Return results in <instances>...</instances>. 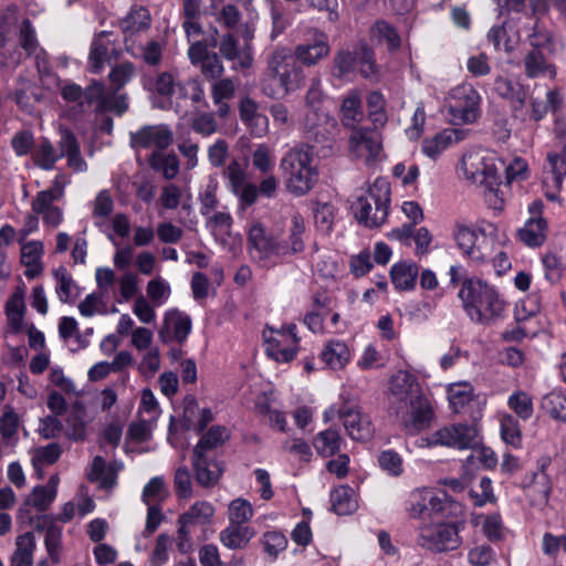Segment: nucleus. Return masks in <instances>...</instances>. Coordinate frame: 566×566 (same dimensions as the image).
I'll return each instance as SVG.
<instances>
[{"mask_svg":"<svg viewBox=\"0 0 566 566\" xmlns=\"http://www.w3.org/2000/svg\"><path fill=\"white\" fill-rule=\"evenodd\" d=\"M389 406L410 433H417L430 423V405L421 395L416 378L406 370H398L390 378Z\"/></svg>","mask_w":566,"mask_h":566,"instance_id":"1","label":"nucleus"},{"mask_svg":"<svg viewBox=\"0 0 566 566\" xmlns=\"http://www.w3.org/2000/svg\"><path fill=\"white\" fill-rule=\"evenodd\" d=\"M502 160L492 150L473 148L463 154L457 168L458 175L470 185L483 188L485 203L493 210H502L505 193L501 189Z\"/></svg>","mask_w":566,"mask_h":566,"instance_id":"2","label":"nucleus"},{"mask_svg":"<svg viewBox=\"0 0 566 566\" xmlns=\"http://www.w3.org/2000/svg\"><path fill=\"white\" fill-rule=\"evenodd\" d=\"M19 43L27 55L35 53L38 40L30 21L15 7L7 8L0 15V66L11 69L22 61Z\"/></svg>","mask_w":566,"mask_h":566,"instance_id":"3","label":"nucleus"},{"mask_svg":"<svg viewBox=\"0 0 566 566\" xmlns=\"http://www.w3.org/2000/svg\"><path fill=\"white\" fill-rule=\"evenodd\" d=\"M453 240L463 258L483 263L491 261L497 248L506 241V235L495 223L482 220L457 224Z\"/></svg>","mask_w":566,"mask_h":566,"instance_id":"4","label":"nucleus"},{"mask_svg":"<svg viewBox=\"0 0 566 566\" xmlns=\"http://www.w3.org/2000/svg\"><path fill=\"white\" fill-rule=\"evenodd\" d=\"M302 82L300 70L295 65L289 49H276L268 61L261 86L263 93L272 98H280L296 90Z\"/></svg>","mask_w":566,"mask_h":566,"instance_id":"5","label":"nucleus"},{"mask_svg":"<svg viewBox=\"0 0 566 566\" xmlns=\"http://www.w3.org/2000/svg\"><path fill=\"white\" fill-rule=\"evenodd\" d=\"M458 295L472 321L497 316L504 310V302L497 292L479 279H465Z\"/></svg>","mask_w":566,"mask_h":566,"instance_id":"6","label":"nucleus"},{"mask_svg":"<svg viewBox=\"0 0 566 566\" xmlns=\"http://www.w3.org/2000/svg\"><path fill=\"white\" fill-rule=\"evenodd\" d=\"M340 420L347 434L356 441H368L375 432L374 424L358 401L349 395L340 394L339 401L324 411V422Z\"/></svg>","mask_w":566,"mask_h":566,"instance_id":"7","label":"nucleus"},{"mask_svg":"<svg viewBox=\"0 0 566 566\" xmlns=\"http://www.w3.org/2000/svg\"><path fill=\"white\" fill-rule=\"evenodd\" d=\"M314 156V146L302 145L289 150L282 158L281 168L291 192L301 196L313 187L316 176V169L312 166Z\"/></svg>","mask_w":566,"mask_h":566,"instance_id":"8","label":"nucleus"},{"mask_svg":"<svg viewBox=\"0 0 566 566\" xmlns=\"http://www.w3.org/2000/svg\"><path fill=\"white\" fill-rule=\"evenodd\" d=\"M390 206V185L385 178H376L365 197L355 205V217L368 228H377L387 220Z\"/></svg>","mask_w":566,"mask_h":566,"instance_id":"9","label":"nucleus"},{"mask_svg":"<svg viewBox=\"0 0 566 566\" xmlns=\"http://www.w3.org/2000/svg\"><path fill=\"white\" fill-rule=\"evenodd\" d=\"M348 154L353 159L361 161L368 168L376 167L387 158L381 134L369 127H358L350 132Z\"/></svg>","mask_w":566,"mask_h":566,"instance_id":"10","label":"nucleus"},{"mask_svg":"<svg viewBox=\"0 0 566 566\" xmlns=\"http://www.w3.org/2000/svg\"><path fill=\"white\" fill-rule=\"evenodd\" d=\"M481 96L470 84L453 87L446 97V109L453 125L472 124L480 117Z\"/></svg>","mask_w":566,"mask_h":566,"instance_id":"11","label":"nucleus"},{"mask_svg":"<svg viewBox=\"0 0 566 566\" xmlns=\"http://www.w3.org/2000/svg\"><path fill=\"white\" fill-rule=\"evenodd\" d=\"M481 436L476 423H453L446 426L427 438H420V448L443 446L459 450L475 448L480 444Z\"/></svg>","mask_w":566,"mask_h":566,"instance_id":"12","label":"nucleus"},{"mask_svg":"<svg viewBox=\"0 0 566 566\" xmlns=\"http://www.w3.org/2000/svg\"><path fill=\"white\" fill-rule=\"evenodd\" d=\"M295 329L294 324L277 329L266 327L263 332L266 355L279 363H289L294 359L298 348Z\"/></svg>","mask_w":566,"mask_h":566,"instance_id":"13","label":"nucleus"},{"mask_svg":"<svg viewBox=\"0 0 566 566\" xmlns=\"http://www.w3.org/2000/svg\"><path fill=\"white\" fill-rule=\"evenodd\" d=\"M248 243L251 256L263 266L273 265L281 256L286 255L287 245L270 237L260 222L251 224Z\"/></svg>","mask_w":566,"mask_h":566,"instance_id":"14","label":"nucleus"},{"mask_svg":"<svg viewBox=\"0 0 566 566\" xmlns=\"http://www.w3.org/2000/svg\"><path fill=\"white\" fill-rule=\"evenodd\" d=\"M417 543L432 552L453 551L460 545L459 530L453 523L426 524L419 528Z\"/></svg>","mask_w":566,"mask_h":566,"instance_id":"15","label":"nucleus"},{"mask_svg":"<svg viewBox=\"0 0 566 566\" xmlns=\"http://www.w3.org/2000/svg\"><path fill=\"white\" fill-rule=\"evenodd\" d=\"M216 509L208 501L195 502L186 512L178 518V535L180 543L178 547L184 551V542H188L190 537V528L195 525H208L212 522Z\"/></svg>","mask_w":566,"mask_h":566,"instance_id":"16","label":"nucleus"},{"mask_svg":"<svg viewBox=\"0 0 566 566\" xmlns=\"http://www.w3.org/2000/svg\"><path fill=\"white\" fill-rule=\"evenodd\" d=\"M447 496L439 495L431 489L418 488L409 493L406 511L411 518H420L427 511L442 512Z\"/></svg>","mask_w":566,"mask_h":566,"instance_id":"17","label":"nucleus"},{"mask_svg":"<svg viewBox=\"0 0 566 566\" xmlns=\"http://www.w3.org/2000/svg\"><path fill=\"white\" fill-rule=\"evenodd\" d=\"M544 203L542 200H534L528 206L530 218L523 228L520 229V239L528 247H539L547 238V222L542 217Z\"/></svg>","mask_w":566,"mask_h":566,"instance_id":"18","label":"nucleus"},{"mask_svg":"<svg viewBox=\"0 0 566 566\" xmlns=\"http://www.w3.org/2000/svg\"><path fill=\"white\" fill-rule=\"evenodd\" d=\"M336 67L339 75L343 76L352 71L358 70L359 73L369 77L376 74V65L373 52L367 46H361L354 53L344 52L336 57Z\"/></svg>","mask_w":566,"mask_h":566,"instance_id":"19","label":"nucleus"},{"mask_svg":"<svg viewBox=\"0 0 566 566\" xmlns=\"http://www.w3.org/2000/svg\"><path fill=\"white\" fill-rule=\"evenodd\" d=\"M130 142L136 149L160 151L172 142V133L166 125L146 126L132 134Z\"/></svg>","mask_w":566,"mask_h":566,"instance_id":"20","label":"nucleus"},{"mask_svg":"<svg viewBox=\"0 0 566 566\" xmlns=\"http://www.w3.org/2000/svg\"><path fill=\"white\" fill-rule=\"evenodd\" d=\"M191 331V318L189 315L178 311H167L158 336L163 343H182Z\"/></svg>","mask_w":566,"mask_h":566,"instance_id":"21","label":"nucleus"},{"mask_svg":"<svg viewBox=\"0 0 566 566\" xmlns=\"http://www.w3.org/2000/svg\"><path fill=\"white\" fill-rule=\"evenodd\" d=\"M192 467L197 483L203 488L216 485L223 473V467L217 461L216 454L193 451Z\"/></svg>","mask_w":566,"mask_h":566,"instance_id":"22","label":"nucleus"},{"mask_svg":"<svg viewBox=\"0 0 566 566\" xmlns=\"http://www.w3.org/2000/svg\"><path fill=\"white\" fill-rule=\"evenodd\" d=\"M468 130L462 128H446L431 137L423 139L421 150L431 159H437L446 149L464 140Z\"/></svg>","mask_w":566,"mask_h":566,"instance_id":"23","label":"nucleus"},{"mask_svg":"<svg viewBox=\"0 0 566 566\" xmlns=\"http://www.w3.org/2000/svg\"><path fill=\"white\" fill-rule=\"evenodd\" d=\"M219 51L221 55L229 60L235 61L234 70L250 69L253 65V51L250 44H245L242 50L238 46V40L231 33H226L221 36L219 43Z\"/></svg>","mask_w":566,"mask_h":566,"instance_id":"24","label":"nucleus"},{"mask_svg":"<svg viewBox=\"0 0 566 566\" xmlns=\"http://www.w3.org/2000/svg\"><path fill=\"white\" fill-rule=\"evenodd\" d=\"M255 534L251 526L228 523L219 533V542L228 549L242 551L248 547Z\"/></svg>","mask_w":566,"mask_h":566,"instance_id":"25","label":"nucleus"},{"mask_svg":"<svg viewBox=\"0 0 566 566\" xmlns=\"http://www.w3.org/2000/svg\"><path fill=\"white\" fill-rule=\"evenodd\" d=\"M59 199L51 192L40 191L32 201V211L41 216L44 223L51 227H57L63 220L62 210L55 205Z\"/></svg>","mask_w":566,"mask_h":566,"instance_id":"26","label":"nucleus"},{"mask_svg":"<svg viewBox=\"0 0 566 566\" xmlns=\"http://www.w3.org/2000/svg\"><path fill=\"white\" fill-rule=\"evenodd\" d=\"M43 243L39 240L28 241L21 244V263L24 265V275L34 279L43 271L42 255Z\"/></svg>","mask_w":566,"mask_h":566,"instance_id":"27","label":"nucleus"},{"mask_svg":"<svg viewBox=\"0 0 566 566\" xmlns=\"http://www.w3.org/2000/svg\"><path fill=\"white\" fill-rule=\"evenodd\" d=\"M150 13L145 7L132 8L129 13L119 21V28L125 34V42L128 50V38L146 31L150 27Z\"/></svg>","mask_w":566,"mask_h":566,"instance_id":"28","label":"nucleus"},{"mask_svg":"<svg viewBox=\"0 0 566 566\" xmlns=\"http://www.w3.org/2000/svg\"><path fill=\"white\" fill-rule=\"evenodd\" d=\"M119 467L115 463L107 464L102 457H95L92 462L88 478L91 481L96 482L101 489L111 490L117 483V473Z\"/></svg>","mask_w":566,"mask_h":566,"instance_id":"29","label":"nucleus"},{"mask_svg":"<svg viewBox=\"0 0 566 566\" xmlns=\"http://www.w3.org/2000/svg\"><path fill=\"white\" fill-rule=\"evenodd\" d=\"M331 509L337 515H349L358 509L355 491L348 485H339L331 492Z\"/></svg>","mask_w":566,"mask_h":566,"instance_id":"30","label":"nucleus"},{"mask_svg":"<svg viewBox=\"0 0 566 566\" xmlns=\"http://www.w3.org/2000/svg\"><path fill=\"white\" fill-rule=\"evenodd\" d=\"M321 358L328 368L339 370L348 364L350 352L344 342L333 339L325 345Z\"/></svg>","mask_w":566,"mask_h":566,"instance_id":"31","label":"nucleus"},{"mask_svg":"<svg viewBox=\"0 0 566 566\" xmlns=\"http://www.w3.org/2000/svg\"><path fill=\"white\" fill-rule=\"evenodd\" d=\"M15 548L10 557V566H33V555L36 547L35 537L31 532L15 538Z\"/></svg>","mask_w":566,"mask_h":566,"instance_id":"32","label":"nucleus"},{"mask_svg":"<svg viewBox=\"0 0 566 566\" xmlns=\"http://www.w3.org/2000/svg\"><path fill=\"white\" fill-rule=\"evenodd\" d=\"M494 90L501 97L507 99L515 109L522 107L527 97L526 90L517 81L504 76L495 78Z\"/></svg>","mask_w":566,"mask_h":566,"instance_id":"33","label":"nucleus"},{"mask_svg":"<svg viewBox=\"0 0 566 566\" xmlns=\"http://www.w3.org/2000/svg\"><path fill=\"white\" fill-rule=\"evenodd\" d=\"M172 97L176 99L177 107L180 106V102H190L193 107L205 103L203 88L195 78L178 81Z\"/></svg>","mask_w":566,"mask_h":566,"instance_id":"34","label":"nucleus"},{"mask_svg":"<svg viewBox=\"0 0 566 566\" xmlns=\"http://www.w3.org/2000/svg\"><path fill=\"white\" fill-rule=\"evenodd\" d=\"M524 64L525 73L528 77L554 78L556 75L555 66L547 62L544 56V51H530L524 59Z\"/></svg>","mask_w":566,"mask_h":566,"instance_id":"35","label":"nucleus"},{"mask_svg":"<svg viewBox=\"0 0 566 566\" xmlns=\"http://www.w3.org/2000/svg\"><path fill=\"white\" fill-rule=\"evenodd\" d=\"M238 86V81L231 77L216 81L211 88L213 103L218 106V114L224 117L229 113V105L227 101L234 96Z\"/></svg>","mask_w":566,"mask_h":566,"instance_id":"36","label":"nucleus"},{"mask_svg":"<svg viewBox=\"0 0 566 566\" xmlns=\"http://www.w3.org/2000/svg\"><path fill=\"white\" fill-rule=\"evenodd\" d=\"M418 268L412 262H398L391 266L390 276L392 284L397 290L408 291L416 285Z\"/></svg>","mask_w":566,"mask_h":566,"instance_id":"37","label":"nucleus"},{"mask_svg":"<svg viewBox=\"0 0 566 566\" xmlns=\"http://www.w3.org/2000/svg\"><path fill=\"white\" fill-rule=\"evenodd\" d=\"M363 118L361 98L357 92H350L342 104V122L345 127L353 130L359 127L358 124Z\"/></svg>","mask_w":566,"mask_h":566,"instance_id":"38","label":"nucleus"},{"mask_svg":"<svg viewBox=\"0 0 566 566\" xmlns=\"http://www.w3.org/2000/svg\"><path fill=\"white\" fill-rule=\"evenodd\" d=\"M60 146L63 148L64 157H67V164L75 171L86 169V163L81 157L80 146L75 136L67 129L63 130L60 138Z\"/></svg>","mask_w":566,"mask_h":566,"instance_id":"39","label":"nucleus"},{"mask_svg":"<svg viewBox=\"0 0 566 566\" xmlns=\"http://www.w3.org/2000/svg\"><path fill=\"white\" fill-rule=\"evenodd\" d=\"M488 39L497 51L504 50L505 52H511L518 43L517 33L505 23L492 28L488 33Z\"/></svg>","mask_w":566,"mask_h":566,"instance_id":"40","label":"nucleus"},{"mask_svg":"<svg viewBox=\"0 0 566 566\" xmlns=\"http://www.w3.org/2000/svg\"><path fill=\"white\" fill-rule=\"evenodd\" d=\"M108 32L103 31L93 40L91 44L88 66L92 73L98 74L104 67L108 53Z\"/></svg>","mask_w":566,"mask_h":566,"instance_id":"41","label":"nucleus"},{"mask_svg":"<svg viewBox=\"0 0 566 566\" xmlns=\"http://www.w3.org/2000/svg\"><path fill=\"white\" fill-rule=\"evenodd\" d=\"M447 394L449 405L454 412L461 411L474 396L473 387L468 381L450 384Z\"/></svg>","mask_w":566,"mask_h":566,"instance_id":"42","label":"nucleus"},{"mask_svg":"<svg viewBox=\"0 0 566 566\" xmlns=\"http://www.w3.org/2000/svg\"><path fill=\"white\" fill-rule=\"evenodd\" d=\"M62 157L63 148L60 145L55 148L48 139L41 140L33 153L35 164L45 170L52 169Z\"/></svg>","mask_w":566,"mask_h":566,"instance_id":"43","label":"nucleus"},{"mask_svg":"<svg viewBox=\"0 0 566 566\" xmlns=\"http://www.w3.org/2000/svg\"><path fill=\"white\" fill-rule=\"evenodd\" d=\"M229 430L222 426L211 427L195 447L196 452L214 454L213 450L229 439Z\"/></svg>","mask_w":566,"mask_h":566,"instance_id":"44","label":"nucleus"},{"mask_svg":"<svg viewBox=\"0 0 566 566\" xmlns=\"http://www.w3.org/2000/svg\"><path fill=\"white\" fill-rule=\"evenodd\" d=\"M533 50L544 51L553 54L556 51L557 41L552 31L541 21H536L533 32L530 35Z\"/></svg>","mask_w":566,"mask_h":566,"instance_id":"45","label":"nucleus"},{"mask_svg":"<svg viewBox=\"0 0 566 566\" xmlns=\"http://www.w3.org/2000/svg\"><path fill=\"white\" fill-rule=\"evenodd\" d=\"M472 524L481 526L489 541H499L504 535V526L499 514H476L472 516Z\"/></svg>","mask_w":566,"mask_h":566,"instance_id":"46","label":"nucleus"},{"mask_svg":"<svg viewBox=\"0 0 566 566\" xmlns=\"http://www.w3.org/2000/svg\"><path fill=\"white\" fill-rule=\"evenodd\" d=\"M509 408L522 420H528L534 413V403L532 396L522 390H514L507 398Z\"/></svg>","mask_w":566,"mask_h":566,"instance_id":"47","label":"nucleus"},{"mask_svg":"<svg viewBox=\"0 0 566 566\" xmlns=\"http://www.w3.org/2000/svg\"><path fill=\"white\" fill-rule=\"evenodd\" d=\"M149 164L155 171L161 172L166 179H174L179 172V161L174 154L153 151Z\"/></svg>","mask_w":566,"mask_h":566,"instance_id":"48","label":"nucleus"},{"mask_svg":"<svg viewBox=\"0 0 566 566\" xmlns=\"http://www.w3.org/2000/svg\"><path fill=\"white\" fill-rule=\"evenodd\" d=\"M61 455V447L57 443H49L44 447H39L31 452V463L34 470L42 476V467L53 464Z\"/></svg>","mask_w":566,"mask_h":566,"instance_id":"49","label":"nucleus"},{"mask_svg":"<svg viewBox=\"0 0 566 566\" xmlns=\"http://www.w3.org/2000/svg\"><path fill=\"white\" fill-rule=\"evenodd\" d=\"M541 408L552 418L566 422V396L563 392L552 391L545 395Z\"/></svg>","mask_w":566,"mask_h":566,"instance_id":"50","label":"nucleus"},{"mask_svg":"<svg viewBox=\"0 0 566 566\" xmlns=\"http://www.w3.org/2000/svg\"><path fill=\"white\" fill-rule=\"evenodd\" d=\"M53 276L56 280L55 292L59 300L63 303L73 302L76 285L66 269L60 266L53 272Z\"/></svg>","mask_w":566,"mask_h":566,"instance_id":"51","label":"nucleus"},{"mask_svg":"<svg viewBox=\"0 0 566 566\" xmlns=\"http://www.w3.org/2000/svg\"><path fill=\"white\" fill-rule=\"evenodd\" d=\"M168 496V491L163 478L155 476L144 486L142 500L146 505H159Z\"/></svg>","mask_w":566,"mask_h":566,"instance_id":"52","label":"nucleus"},{"mask_svg":"<svg viewBox=\"0 0 566 566\" xmlns=\"http://www.w3.org/2000/svg\"><path fill=\"white\" fill-rule=\"evenodd\" d=\"M21 426L19 415L13 409H8L0 417V434L4 442L14 444L17 442V434Z\"/></svg>","mask_w":566,"mask_h":566,"instance_id":"53","label":"nucleus"},{"mask_svg":"<svg viewBox=\"0 0 566 566\" xmlns=\"http://www.w3.org/2000/svg\"><path fill=\"white\" fill-rule=\"evenodd\" d=\"M229 523L245 525L254 515L252 504L242 497H238L229 504Z\"/></svg>","mask_w":566,"mask_h":566,"instance_id":"54","label":"nucleus"},{"mask_svg":"<svg viewBox=\"0 0 566 566\" xmlns=\"http://www.w3.org/2000/svg\"><path fill=\"white\" fill-rule=\"evenodd\" d=\"M380 469L392 478H399L403 473V460L401 455L394 450H385L378 455Z\"/></svg>","mask_w":566,"mask_h":566,"instance_id":"55","label":"nucleus"},{"mask_svg":"<svg viewBox=\"0 0 566 566\" xmlns=\"http://www.w3.org/2000/svg\"><path fill=\"white\" fill-rule=\"evenodd\" d=\"M385 97L379 92H371L367 98L368 117L371 123L378 127L384 126L387 122L385 109Z\"/></svg>","mask_w":566,"mask_h":566,"instance_id":"56","label":"nucleus"},{"mask_svg":"<svg viewBox=\"0 0 566 566\" xmlns=\"http://www.w3.org/2000/svg\"><path fill=\"white\" fill-rule=\"evenodd\" d=\"M304 232L305 226L303 219L300 216H294L292 219L289 239L284 242H281L282 244L287 245L286 255L290 253H297L303 251Z\"/></svg>","mask_w":566,"mask_h":566,"instance_id":"57","label":"nucleus"},{"mask_svg":"<svg viewBox=\"0 0 566 566\" xmlns=\"http://www.w3.org/2000/svg\"><path fill=\"white\" fill-rule=\"evenodd\" d=\"M345 443L340 437L339 430L336 428H328L321 432V455L334 457L342 449Z\"/></svg>","mask_w":566,"mask_h":566,"instance_id":"58","label":"nucleus"},{"mask_svg":"<svg viewBox=\"0 0 566 566\" xmlns=\"http://www.w3.org/2000/svg\"><path fill=\"white\" fill-rule=\"evenodd\" d=\"M261 543L265 553L273 558H276L287 547V538L280 531L265 532L261 537Z\"/></svg>","mask_w":566,"mask_h":566,"instance_id":"59","label":"nucleus"},{"mask_svg":"<svg viewBox=\"0 0 566 566\" xmlns=\"http://www.w3.org/2000/svg\"><path fill=\"white\" fill-rule=\"evenodd\" d=\"M495 559L494 549L486 544L475 545L468 552V562L472 566H490Z\"/></svg>","mask_w":566,"mask_h":566,"instance_id":"60","label":"nucleus"},{"mask_svg":"<svg viewBox=\"0 0 566 566\" xmlns=\"http://www.w3.org/2000/svg\"><path fill=\"white\" fill-rule=\"evenodd\" d=\"M56 495L43 485L34 486L31 495L27 500L28 505L34 506L38 511L44 512L54 502Z\"/></svg>","mask_w":566,"mask_h":566,"instance_id":"61","label":"nucleus"},{"mask_svg":"<svg viewBox=\"0 0 566 566\" xmlns=\"http://www.w3.org/2000/svg\"><path fill=\"white\" fill-rule=\"evenodd\" d=\"M371 36L379 42H384L389 49L399 45V36L397 32L385 21H378L371 28Z\"/></svg>","mask_w":566,"mask_h":566,"instance_id":"62","label":"nucleus"},{"mask_svg":"<svg viewBox=\"0 0 566 566\" xmlns=\"http://www.w3.org/2000/svg\"><path fill=\"white\" fill-rule=\"evenodd\" d=\"M548 174L552 176V184L560 186L563 177L566 176V142L562 155H548Z\"/></svg>","mask_w":566,"mask_h":566,"instance_id":"63","label":"nucleus"},{"mask_svg":"<svg viewBox=\"0 0 566 566\" xmlns=\"http://www.w3.org/2000/svg\"><path fill=\"white\" fill-rule=\"evenodd\" d=\"M542 551L551 558H556L560 553H566V536L545 533L542 538Z\"/></svg>","mask_w":566,"mask_h":566,"instance_id":"64","label":"nucleus"}]
</instances>
